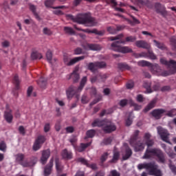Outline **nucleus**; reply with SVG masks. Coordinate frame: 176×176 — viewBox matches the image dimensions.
<instances>
[{
  "label": "nucleus",
  "instance_id": "obj_1",
  "mask_svg": "<svg viewBox=\"0 0 176 176\" xmlns=\"http://www.w3.org/2000/svg\"><path fill=\"white\" fill-rule=\"evenodd\" d=\"M154 142L153 140H151V134L146 133L144 134L143 140L138 142L133 146L135 152H141L145 149V145H147V148L142 156V159H151L153 156H157L160 163H164L166 160L164 159V155L159 148H151L149 146H152Z\"/></svg>",
  "mask_w": 176,
  "mask_h": 176
},
{
  "label": "nucleus",
  "instance_id": "obj_2",
  "mask_svg": "<svg viewBox=\"0 0 176 176\" xmlns=\"http://www.w3.org/2000/svg\"><path fill=\"white\" fill-rule=\"evenodd\" d=\"M67 17L78 24H87V27H93L97 24L96 19L89 16L87 14H78L76 18H74V16L69 14L67 15Z\"/></svg>",
  "mask_w": 176,
  "mask_h": 176
},
{
  "label": "nucleus",
  "instance_id": "obj_3",
  "mask_svg": "<svg viewBox=\"0 0 176 176\" xmlns=\"http://www.w3.org/2000/svg\"><path fill=\"white\" fill-rule=\"evenodd\" d=\"M138 170H143L145 168L148 170L149 175L162 176L163 174L160 170L157 169V165L152 163H143L138 165Z\"/></svg>",
  "mask_w": 176,
  "mask_h": 176
},
{
  "label": "nucleus",
  "instance_id": "obj_4",
  "mask_svg": "<svg viewBox=\"0 0 176 176\" xmlns=\"http://www.w3.org/2000/svg\"><path fill=\"white\" fill-rule=\"evenodd\" d=\"M25 156L23 153H19L15 155L16 162L20 163L23 167H31L36 164V162H38V159L36 157H33V160L31 162L25 161L24 160Z\"/></svg>",
  "mask_w": 176,
  "mask_h": 176
},
{
  "label": "nucleus",
  "instance_id": "obj_5",
  "mask_svg": "<svg viewBox=\"0 0 176 176\" xmlns=\"http://www.w3.org/2000/svg\"><path fill=\"white\" fill-rule=\"evenodd\" d=\"M82 60H85V56H78L74 58H71V57L67 55H64L63 56V63L65 65H67V67H71L72 65L76 64V63L82 61Z\"/></svg>",
  "mask_w": 176,
  "mask_h": 176
},
{
  "label": "nucleus",
  "instance_id": "obj_6",
  "mask_svg": "<svg viewBox=\"0 0 176 176\" xmlns=\"http://www.w3.org/2000/svg\"><path fill=\"white\" fill-rule=\"evenodd\" d=\"M150 71L152 74H154V75H162V76H168V75H170V73L167 72H162L160 66L156 63L150 65Z\"/></svg>",
  "mask_w": 176,
  "mask_h": 176
},
{
  "label": "nucleus",
  "instance_id": "obj_7",
  "mask_svg": "<svg viewBox=\"0 0 176 176\" xmlns=\"http://www.w3.org/2000/svg\"><path fill=\"white\" fill-rule=\"evenodd\" d=\"M157 133L160 135L162 141H164L165 142L170 144V140H168L170 137V133H168L167 129H164L162 126H158Z\"/></svg>",
  "mask_w": 176,
  "mask_h": 176
},
{
  "label": "nucleus",
  "instance_id": "obj_8",
  "mask_svg": "<svg viewBox=\"0 0 176 176\" xmlns=\"http://www.w3.org/2000/svg\"><path fill=\"white\" fill-rule=\"evenodd\" d=\"M103 130L105 133H112L116 130V126L110 120H106L103 126Z\"/></svg>",
  "mask_w": 176,
  "mask_h": 176
},
{
  "label": "nucleus",
  "instance_id": "obj_9",
  "mask_svg": "<svg viewBox=\"0 0 176 176\" xmlns=\"http://www.w3.org/2000/svg\"><path fill=\"white\" fill-rule=\"evenodd\" d=\"M45 141H46L45 136H38L33 145V150L36 151H38V149H41V146H42V144H43Z\"/></svg>",
  "mask_w": 176,
  "mask_h": 176
},
{
  "label": "nucleus",
  "instance_id": "obj_10",
  "mask_svg": "<svg viewBox=\"0 0 176 176\" xmlns=\"http://www.w3.org/2000/svg\"><path fill=\"white\" fill-rule=\"evenodd\" d=\"M122 152H123V159L124 160H127L130 156H131L132 152L131 149L129 148L127 144L124 143L122 146Z\"/></svg>",
  "mask_w": 176,
  "mask_h": 176
},
{
  "label": "nucleus",
  "instance_id": "obj_11",
  "mask_svg": "<svg viewBox=\"0 0 176 176\" xmlns=\"http://www.w3.org/2000/svg\"><path fill=\"white\" fill-rule=\"evenodd\" d=\"M135 46L142 49H146L147 50H149V49H151V45L147 43L146 41L142 40L137 41L135 42Z\"/></svg>",
  "mask_w": 176,
  "mask_h": 176
},
{
  "label": "nucleus",
  "instance_id": "obj_12",
  "mask_svg": "<svg viewBox=\"0 0 176 176\" xmlns=\"http://www.w3.org/2000/svg\"><path fill=\"white\" fill-rule=\"evenodd\" d=\"M49 157H50V150L43 151L41 157V163L42 164H46V162H47Z\"/></svg>",
  "mask_w": 176,
  "mask_h": 176
},
{
  "label": "nucleus",
  "instance_id": "obj_13",
  "mask_svg": "<svg viewBox=\"0 0 176 176\" xmlns=\"http://www.w3.org/2000/svg\"><path fill=\"white\" fill-rule=\"evenodd\" d=\"M75 93H79V91H78V89H76V88H75L74 86H70L66 91L67 98H72Z\"/></svg>",
  "mask_w": 176,
  "mask_h": 176
},
{
  "label": "nucleus",
  "instance_id": "obj_14",
  "mask_svg": "<svg viewBox=\"0 0 176 176\" xmlns=\"http://www.w3.org/2000/svg\"><path fill=\"white\" fill-rule=\"evenodd\" d=\"M165 112L166 111H164V109H155L151 112V115L155 118V119H160Z\"/></svg>",
  "mask_w": 176,
  "mask_h": 176
},
{
  "label": "nucleus",
  "instance_id": "obj_15",
  "mask_svg": "<svg viewBox=\"0 0 176 176\" xmlns=\"http://www.w3.org/2000/svg\"><path fill=\"white\" fill-rule=\"evenodd\" d=\"M86 50H101V46L97 44H86L85 45Z\"/></svg>",
  "mask_w": 176,
  "mask_h": 176
},
{
  "label": "nucleus",
  "instance_id": "obj_16",
  "mask_svg": "<svg viewBox=\"0 0 176 176\" xmlns=\"http://www.w3.org/2000/svg\"><path fill=\"white\" fill-rule=\"evenodd\" d=\"M52 168H53V159L50 160L49 164L44 169V175L45 176L50 175Z\"/></svg>",
  "mask_w": 176,
  "mask_h": 176
},
{
  "label": "nucleus",
  "instance_id": "obj_17",
  "mask_svg": "<svg viewBox=\"0 0 176 176\" xmlns=\"http://www.w3.org/2000/svg\"><path fill=\"white\" fill-rule=\"evenodd\" d=\"M120 43H124V41H116V42L111 43L110 49L111 50H113L114 52H119V50L121 47V46L119 45Z\"/></svg>",
  "mask_w": 176,
  "mask_h": 176
},
{
  "label": "nucleus",
  "instance_id": "obj_18",
  "mask_svg": "<svg viewBox=\"0 0 176 176\" xmlns=\"http://www.w3.org/2000/svg\"><path fill=\"white\" fill-rule=\"evenodd\" d=\"M106 120H100L99 119H96L94 121L92 122L91 126L92 127H104L105 124Z\"/></svg>",
  "mask_w": 176,
  "mask_h": 176
},
{
  "label": "nucleus",
  "instance_id": "obj_19",
  "mask_svg": "<svg viewBox=\"0 0 176 176\" xmlns=\"http://www.w3.org/2000/svg\"><path fill=\"white\" fill-rule=\"evenodd\" d=\"M4 118L8 123H12L13 120V116L12 115V111H7L4 113Z\"/></svg>",
  "mask_w": 176,
  "mask_h": 176
},
{
  "label": "nucleus",
  "instance_id": "obj_20",
  "mask_svg": "<svg viewBox=\"0 0 176 176\" xmlns=\"http://www.w3.org/2000/svg\"><path fill=\"white\" fill-rule=\"evenodd\" d=\"M123 28H124V26H118L117 27V30L115 29V28H112L111 26L108 27L107 28V31L108 32H109V34H115L118 32V31H122V30H123Z\"/></svg>",
  "mask_w": 176,
  "mask_h": 176
},
{
  "label": "nucleus",
  "instance_id": "obj_21",
  "mask_svg": "<svg viewBox=\"0 0 176 176\" xmlns=\"http://www.w3.org/2000/svg\"><path fill=\"white\" fill-rule=\"evenodd\" d=\"M46 58L50 64L53 65V63H56V59H53V53H52V51L48 50L47 52Z\"/></svg>",
  "mask_w": 176,
  "mask_h": 176
},
{
  "label": "nucleus",
  "instance_id": "obj_22",
  "mask_svg": "<svg viewBox=\"0 0 176 176\" xmlns=\"http://www.w3.org/2000/svg\"><path fill=\"white\" fill-rule=\"evenodd\" d=\"M119 53H133V50L128 46L120 47L118 51Z\"/></svg>",
  "mask_w": 176,
  "mask_h": 176
},
{
  "label": "nucleus",
  "instance_id": "obj_23",
  "mask_svg": "<svg viewBox=\"0 0 176 176\" xmlns=\"http://www.w3.org/2000/svg\"><path fill=\"white\" fill-rule=\"evenodd\" d=\"M78 71H79V68H76V69L71 74V78H73L75 83L79 80V74H78Z\"/></svg>",
  "mask_w": 176,
  "mask_h": 176
},
{
  "label": "nucleus",
  "instance_id": "obj_24",
  "mask_svg": "<svg viewBox=\"0 0 176 176\" xmlns=\"http://www.w3.org/2000/svg\"><path fill=\"white\" fill-rule=\"evenodd\" d=\"M62 156L64 159H72V153L65 149L62 152Z\"/></svg>",
  "mask_w": 176,
  "mask_h": 176
},
{
  "label": "nucleus",
  "instance_id": "obj_25",
  "mask_svg": "<svg viewBox=\"0 0 176 176\" xmlns=\"http://www.w3.org/2000/svg\"><path fill=\"white\" fill-rule=\"evenodd\" d=\"M90 145H91V142L89 143H86V144H83L82 143L80 146H78L77 148V151L78 152H83V151H85V149H86V148L90 146Z\"/></svg>",
  "mask_w": 176,
  "mask_h": 176
},
{
  "label": "nucleus",
  "instance_id": "obj_26",
  "mask_svg": "<svg viewBox=\"0 0 176 176\" xmlns=\"http://www.w3.org/2000/svg\"><path fill=\"white\" fill-rule=\"evenodd\" d=\"M156 8V12L157 13H160V14H162V16H166L167 14V12L166 11H161L159 8L163 9V6H162V4L157 3L155 4Z\"/></svg>",
  "mask_w": 176,
  "mask_h": 176
},
{
  "label": "nucleus",
  "instance_id": "obj_27",
  "mask_svg": "<svg viewBox=\"0 0 176 176\" xmlns=\"http://www.w3.org/2000/svg\"><path fill=\"white\" fill-rule=\"evenodd\" d=\"M86 82H87V77L84 76L82 78L80 86L77 89L78 91H82V90L83 89V87H85V85H86Z\"/></svg>",
  "mask_w": 176,
  "mask_h": 176
},
{
  "label": "nucleus",
  "instance_id": "obj_28",
  "mask_svg": "<svg viewBox=\"0 0 176 176\" xmlns=\"http://www.w3.org/2000/svg\"><path fill=\"white\" fill-rule=\"evenodd\" d=\"M88 69L89 71H91V72H96L97 69H98V67H97V63H90L88 64Z\"/></svg>",
  "mask_w": 176,
  "mask_h": 176
},
{
  "label": "nucleus",
  "instance_id": "obj_29",
  "mask_svg": "<svg viewBox=\"0 0 176 176\" xmlns=\"http://www.w3.org/2000/svg\"><path fill=\"white\" fill-rule=\"evenodd\" d=\"M156 104V100H153L144 109V112H148V111H151L153 108H155V105Z\"/></svg>",
  "mask_w": 176,
  "mask_h": 176
},
{
  "label": "nucleus",
  "instance_id": "obj_30",
  "mask_svg": "<svg viewBox=\"0 0 176 176\" xmlns=\"http://www.w3.org/2000/svg\"><path fill=\"white\" fill-rule=\"evenodd\" d=\"M153 43L156 47L158 49H160L161 50H166V45L163 44L162 43H160L156 40H153Z\"/></svg>",
  "mask_w": 176,
  "mask_h": 176
},
{
  "label": "nucleus",
  "instance_id": "obj_31",
  "mask_svg": "<svg viewBox=\"0 0 176 176\" xmlns=\"http://www.w3.org/2000/svg\"><path fill=\"white\" fill-rule=\"evenodd\" d=\"M30 9L35 16L36 19H37V20H41L39 15H38V12H36V7L32 4H30Z\"/></svg>",
  "mask_w": 176,
  "mask_h": 176
},
{
  "label": "nucleus",
  "instance_id": "obj_32",
  "mask_svg": "<svg viewBox=\"0 0 176 176\" xmlns=\"http://www.w3.org/2000/svg\"><path fill=\"white\" fill-rule=\"evenodd\" d=\"M53 8L55 9V10H54V14H63V11H61L59 9H65V6H60L55 7Z\"/></svg>",
  "mask_w": 176,
  "mask_h": 176
},
{
  "label": "nucleus",
  "instance_id": "obj_33",
  "mask_svg": "<svg viewBox=\"0 0 176 176\" xmlns=\"http://www.w3.org/2000/svg\"><path fill=\"white\" fill-rule=\"evenodd\" d=\"M74 28L77 30V31H82L83 32H87V34H95L96 32V29H94L92 30H90L89 29L82 30V29L78 28L76 25H74Z\"/></svg>",
  "mask_w": 176,
  "mask_h": 176
},
{
  "label": "nucleus",
  "instance_id": "obj_34",
  "mask_svg": "<svg viewBox=\"0 0 176 176\" xmlns=\"http://www.w3.org/2000/svg\"><path fill=\"white\" fill-rule=\"evenodd\" d=\"M31 58H32V60H37V58L41 59L42 58V54H41V53L38 52H34L32 53Z\"/></svg>",
  "mask_w": 176,
  "mask_h": 176
},
{
  "label": "nucleus",
  "instance_id": "obj_35",
  "mask_svg": "<svg viewBox=\"0 0 176 176\" xmlns=\"http://www.w3.org/2000/svg\"><path fill=\"white\" fill-rule=\"evenodd\" d=\"M46 82H47V80L41 77L39 82H38V85H39V86H41V87L43 89H45V87H46Z\"/></svg>",
  "mask_w": 176,
  "mask_h": 176
},
{
  "label": "nucleus",
  "instance_id": "obj_36",
  "mask_svg": "<svg viewBox=\"0 0 176 176\" xmlns=\"http://www.w3.org/2000/svg\"><path fill=\"white\" fill-rule=\"evenodd\" d=\"M151 63L146 60H140L138 62L139 67H151Z\"/></svg>",
  "mask_w": 176,
  "mask_h": 176
},
{
  "label": "nucleus",
  "instance_id": "obj_37",
  "mask_svg": "<svg viewBox=\"0 0 176 176\" xmlns=\"http://www.w3.org/2000/svg\"><path fill=\"white\" fill-rule=\"evenodd\" d=\"M87 137L85 138H93L96 135V131L94 129H90L86 133Z\"/></svg>",
  "mask_w": 176,
  "mask_h": 176
},
{
  "label": "nucleus",
  "instance_id": "obj_38",
  "mask_svg": "<svg viewBox=\"0 0 176 176\" xmlns=\"http://www.w3.org/2000/svg\"><path fill=\"white\" fill-rule=\"evenodd\" d=\"M129 104H131L132 107H134L135 111H140L142 108L141 105H138L133 101V100L130 99L129 100Z\"/></svg>",
  "mask_w": 176,
  "mask_h": 176
},
{
  "label": "nucleus",
  "instance_id": "obj_39",
  "mask_svg": "<svg viewBox=\"0 0 176 176\" xmlns=\"http://www.w3.org/2000/svg\"><path fill=\"white\" fill-rule=\"evenodd\" d=\"M64 32H65V34H68L69 35H74V34H75V31H74V29L69 27H65Z\"/></svg>",
  "mask_w": 176,
  "mask_h": 176
},
{
  "label": "nucleus",
  "instance_id": "obj_40",
  "mask_svg": "<svg viewBox=\"0 0 176 176\" xmlns=\"http://www.w3.org/2000/svg\"><path fill=\"white\" fill-rule=\"evenodd\" d=\"M138 134H140V131L137 130L134 132V138H131L129 142L131 145H133V142L137 140V137H138Z\"/></svg>",
  "mask_w": 176,
  "mask_h": 176
},
{
  "label": "nucleus",
  "instance_id": "obj_41",
  "mask_svg": "<svg viewBox=\"0 0 176 176\" xmlns=\"http://www.w3.org/2000/svg\"><path fill=\"white\" fill-rule=\"evenodd\" d=\"M56 167L58 173H61V171H63V166H61V163H60L58 160H56Z\"/></svg>",
  "mask_w": 176,
  "mask_h": 176
},
{
  "label": "nucleus",
  "instance_id": "obj_42",
  "mask_svg": "<svg viewBox=\"0 0 176 176\" xmlns=\"http://www.w3.org/2000/svg\"><path fill=\"white\" fill-rule=\"evenodd\" d=\"M118 159H119V152L114 151L113 159L111 160V163H115Z\"/></svg>",
  "mask_w": 176,
  "mask_h": 176
},
{
  "label": "nucleus",
  "instance_id": "obj_43",
  "mask_svg": "<svg viewBox=\"0 0 176 176\" xmlns=\"http://www.w3.org/2000/svg\"><path fill=\"white\" fill-rule=\"evenodd\" d=\"M96 65L98 69H100L101 68H105V67H107V63H105V62H96Z\"/></svg>",
  "mask_w": 176,
  "mask_h": 176
},
{
  "label": "nucleus",
  "instance_id": "obj_44",
  "mask_svg": "<svg viewBox=\"0 0 176 176\" xmlns=\"http://www.w3.org/2000/svg\"><path fill=\"white\" fill-rule=\"evenodd\" d=\"M127 104H130V100H127L126 99H123V100H120V103H119L120 107H126L127 105Z\"/></svg>",
  "mask_w": 176,
  "mask_h": 176
},
{
  "label": "nucleus",
  "instance_id": "obj_45",
  "mask_svg": "<svg viewBox=\"0 0 176 176\" xmlns=\"http://www.w3.org/2000/svg\"><path fill=\"white\" fill-rule=\"evenodd\" d=\"M123 38V34H119L116 36H111L109 37V41H119V39H122Z\"/></svg>",
  "mask_w": 176,
  "mask_h": 176
},
{
  "label": "nucleus",
  "instance_id": "obj_46",
  "mask_svg": "<svg viewBox=\"0 0 176 176\" xmlns=\"http://www.w3.org/2000/svg\"><path fill=\"white\" fill-rule=\"evenodd\" d=\"M118 67L119 68H120L121 69H130V66H129V65L126 64V63H119L118 64Z\"/></svg>",
  "mask_w": 176,
  "mask_h": 176
},
{
  "label": "nucleus",
  "instance_id": "obj_47",
  "mask_svg": "<svg viewBox=\"0 0 176 176\" xmlns=\"http://www.w3.org/2000/svg\"><path fill=\"white\" fill-rule=\"evenodd\" d=\"M112 142V139L111 138H109L107 139L104 140L101 142V145H109Z\"/></svg>",
  "mask_w": 176,
  "mask_h": 176
},
{
  "label": "nucleus",
  "instance_id": "obj_48",
  "mask_svg": "<svg viewBox=\"0 0 176 176\" xmlns=\"http://www.w3.org/2000/svg\"><path fill=\"white\" fill-rule=\"evenodd\" d=\"M0 151H2V152L6 151V144H5V142H0Z\"/></svg>",
  "mask_w": 176,
  "mask_h": 176
},
{
  "label": "nucleus",
  "instance_id": "obj_49",
  "mask_svg": "<svg viewBox=\"0 0 176 176\" xmlns=\"http://www.w3.org/2000/svg\"><path fill=\"white\" fill-rule=\"evenodd\" d=\"M56 0H48L45 2V5L47 8H50L52 5L54 3Z\"/></svg>",
  "mask_w": 176,
  "mask_h": 176
},
{
  "label": "nucleus",
  "instance_id": "obj_50",
  "mask_svg": "<svg viewBox=\"0 0 176 176\" xmlns=\"http://www.w3.org/2000/svg\"><path fill=\"white\" fill-rule=\"evenodd\" d=\"M109 176H120V173L116 170H112L110 171Z\"/></svg>",
  "mask_w": 176,
  "mask_h": 176
},
{
  "label": "nucleus",
  "instance_id": "obj_51",
  "mask_svg": "<svg viewBox=\"0 0 176 176\" xmlns=\"http://www.w3.org/2000/svg\"><path fill=\"white\" fill-rule=\"evenodd\" d=\"M132 19L133 20V23L131 22V21L129 20V19H126L128 23H129V24H140V21L138 19H137L134 16H132Z\"/></svg>",
  "mask_w": 176,
  "mask_h": 176
},
{
  "label": "nucleus",
  "instance_id": "obj_52",
  "mask_svg": "<svg viewBox=\"0 0 176 176\" xmlns=\"http://www.w3.org/2000/svg\"><path fill=\"white\" fill-rule=\"evenodd\" d=\"M78 162H79L80 163H82V164H85V166H89V162H87V160H85L84 158H78Z\"/></svg>",
  "mask_w": 176,
  "mask_h": 176
},
{
  "label": "nucleus",
  "instance_id": "obj_53",
  "mask_svg": "<svg viewBox=\"0 0 176 176\" xmlns=\"http://www.w3.org/2000/svg\"><path fill=\"white\" fill-rule=\"evenodd\" d=\"M43 34H45V35H52V31L47 28H44L43 30Z\"/></svg>",
  "mask_w": 176,
  "mask_h": 176
},
{
  "label": "nucleus",
  "instance_id": "obj_54",
  "mask_svg": "<svg viewBox=\"0 0 176 176\" xmlns=\"http://www.w3.org/2000/svg\"><path fill=\"white\" fill-rule=\"evenodd\" d=\"M148 57H149V58L151 60H156V56L155 54H153V52H152V51H148Z\"/></svg>",
  "mask_w": 176,
  "mask_h": 176
},
{
  "label": "nucleus",
  "instance_id": "obj_55",
  "mask_svg": "<svg viewBox=\"0 0 176 176\" xmlns=\"http://www.w3.org/2000/svg\"><path fill=\"white\" fill-rule=\"evenodd\" d=\"M18 130L19 131V134H21L22 135H24V134H25V128H24V126H20Z\"/></svg>",
  "mask_w": 176,
  "mask_h": 176
},
{
  "label": "nucleus",
  "instance_id": "obj_56",
  "mask_svg": "<svg viewBox=\"0 0 176 176\" xmlns=\"http://www.w3.org/2000/svg\"><path fill=\"white\" fill-rule=\"evenodd\" d=\"M89 98H87V96H82V98H81V102H82V104H87V102H89Z\"/></svg>",
  "mask_w": 176,
  "mask_h": 176
},
{
  "label": "nucleus",
  "instance_id": "obj_57",
  "mask_svg": "<svg viewBox=\"0 0 176 176\" xmlns=\"http://www.w3.org/2000/svg\"><path fill=\"white\" fill-rule=\"evenodd\" d=\"M108 155H109L108 153H105L102 155V157L100 158L102 163H104V162H105V160H107V159H108Z\"/></svg>",
  "mask_w": 176,
  "mask_h": 176
},
{
  "label": "nucleus",
  "instance_id": "obj_58",
  "mask_svg": "<svg viewBox=\"0 0 176 176\" xmlns=\"http://www.w3.org/2000/svg\"><path fill=\"white\" fill-rule=\"evenodd\" d=\"M45 133H49L50 131V124H45L44 126Z\"/></svg>",
  "mask_w": 176,
  "mask_h": 176
},
{
  "label": "nucleus",
  "instance_id": "obj_59",
  "mask_svg": "<svg viewBox=\"0 0 176 176\" xmlns=\"http://www.w3.org/2000/svg\"><path fill=\"white\" fill-rule=\"evenodd\" d=\"M96 80H98L99 82H100V76L98 75V76H95V77H92L91 78V83H96Z\"/></svg>",
  "mask_w": 176,
  "mask_h": 176
},
{
  "label": "nucleus",
  "instance_id": "obj_60",
  "mask_svg": "<svg viewBox=\"0 0 176 176\" xmlns=\"http://www.w3.org/2000/svg\"><path fill=\"white\" fill-rule=\"evenodd\" d=\"M1 45L3 47H9V46H10V43L8 41H5L1 43Z\"/></svg>",
  "mask_w": 176,
  "mask_h": 176
},
{
  "label": "nucleus",
  "instance_id": "obj_61",
  "mask_svg": "<svg viewBox=\"0 0 176 176\" xmlns=\"http://www.w3.org/2000/svg\"><path fill=\"white\" fill-rule=\"evenodd\" d=\"M107 74H102V75H99V80L100 82H104V80H105V79H107Z\"/></svg>",
  "mask_w": 176,
  "mask_h": 176
},
{
  "label": "nucleus",
  "instance_id": "obj_62",
  "mask_svg": "<svg viewBox=\"0 0 176 176\" xmlns=\"http://www.w3.org/2000/svg\"><path fill=\"white\" fill-rule=\"evenodd\" d=\"M135 37L134 36H128L126 38V42H134L135 41Z\"/></svg>",
  "mask_w": 176,
  "mask_h": 176
},
{
  "label": "nucleus",
  "instance_id": "obj_63",
  "mask_svg": "<svg viewBox=\"0 0 176 176\" xmlns=\"http://www.w3.org/2000/svg\"><path fill=\"white\" fill-rule=\"evenodd\" d=\"M134 87V82H130L126 84V88L128 89H133Z\"/></svg>",
  "mask_w": 176,
  "mask_h": 176
},
{
  "label": "nucleus",
  "instance_id": "obj_64",
  "mask_svg": "<svg viewBox=\"0 0 176 176\" xmlns=\"http://www.w3.org/2000/svg\"><path fill=\"white\" fill-rule=\"evenodd\" d=\"M74 54H82V49L81 48H76L74 50Z\"/></svg>",
  "mask_w": 176,
  "mask_h": 176
}]
</instances>
